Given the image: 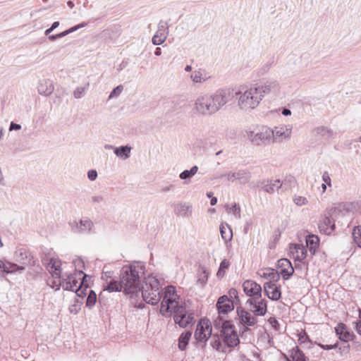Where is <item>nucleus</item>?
<instances>
[{
	"instance_id": "1",
	"label": "nucleus",
	"mask_w": 361,
	"mask_h": 361,
	"mask_svg": "<svg viewBox=\"0 0 361 361\" xmlns=\"http://www.w3.org/2000/svg\"><path fill=\"white\" fill-rule=\"evenodd\" d=\"M178 299L175 288L172 286L166 287L161 303L160 312L165 317L171 316L173 313L175 323L185 328L193 322L194 317L192 314H187L185 309L178 305Z\"/></svg>"
},
{
	"instance_id": "2",
	"label": "nucleus",
	"mask_w": 361,
	"mask_h": 361,
	"mask_svg": "<svg viewBox=\"0 0 361 361\" xmlns=\"http://www.w3.org/2000/svg\"><path fill=\"white\" fill-rule=\"evenodd\" d=\"M141 267L131 265L124 267L121 274V283L123 285V293L132 297L140 291V274Z\"/></svg>"
},
{
	"instance_id": "3",
	"label": "nucleus",
	"mask_w": 361,
	"mask_h": 361,
	"mask_svg": "<svg viewBox=\"0 0 361 361\" xmlns=\"http://www.w3.org/2000/svg\"><path fill=\"white\" fill-rule=\"evenodd\" d=\"M261 100L257 90L250 87L239 97L238 105L242 109H252L259 105Z\"/></svg>"
},
{
	"instance_id": "4",
	"label": "nucleus",
	"mask_w": 361,
	"mask_h": 361,
	"mask_svg": "<svg viewBox=\"0 0 361 361\" xmlns=\"http://www.w3.org/2000/svg\"><path fill=\"white\" fill-rule=\"evenodd\" d=\"M221 335L224 342L228 347H235L240 343L237 332L235 331V327L230 321H226L223 323Z\"/></svg>"
},
{
	"instance_id": "5",
	"label": "nucleus",
	"mask_w": 361,
	"mask_h": 361,
	"mask_svg": "<svg viewBox=\"0 0 361 361\" xmlns=\"http://www.w3.org/2000/svg\"><path fill=\"white\" fill-rule=\"evenodd\" d=\"M212 326L210 320L207 318H202L199 320L194 336L200 342H206L211 336Z\"/></svg>"
},
{
	"instance_id": "6",
	"label": "nucleus",
	"mask_w": 361,
	"mask_h": 361,
	"mask_svg": "<svg viewBox=\"0 0 361 361\" xmlns=\"http://www.w3.org/2000/svg\"><path fill=\"white\" fill-rule=\"evenodd\" d=\"M247 133L250 140L256 145L269 140L273 134L272 130L267 126L261 127L256 132L249 131Z\"/></svg>"
},
{
	"instance_id": "7",
	"label": "nucleus",
	"mask_w": 361,
	"mask_h": 361,
	"mask_svg": "<svg viewBox=\"0 0 361 361\" xmlns=\"http://www.w3.org/2000/svg\"><path fill=\"white\" fill-rule=\"evenodd\" d=\"M195 109L201 114L214 112V106L211 96L205 95L198 97L195 102Z\"/></svg>"
},
{
	"instance_id": "8",
	"label": "nucleus",
	"mask_w": 361,
	"mask_h": 361,
	"mask_svg": "<svg viewBox=\"0 0 361 361\" xmlns=\"http://www.w3.org/2000/svg\"><path fill=\"white\" fill-rule=\"evenodd\" d=\"M251 311L257 316H264L267 310V304L265 299L261 298H250L247 300Z\"/></svg>"
},
{
	"instance_id": "9",
	"label": "nucleus",
	"mask_w": 361,
	"mask_h": 361,
	"mask_svg": "<svg viewBox=\"0 0 361 361\" xmlns=\"http://www.w3.org/2000/svg\"><path fill=\"white\" fill-rule=\"evenodd\" d=\"M243 289L246 295L254 298L262 297V287L252 280H246L243 283Z\"/></svg>"
},
{
	"instance_id": "10",
	"label": "nucleus",
	"mask_w": 361,
	"mask_h": 361,
	"mask_svg": "<svg viewBox=\"0 0 361 361\" xmlns=\"http://www.w3.org/2000/svg\"><path fill=\"white\" fill-rule=\"evenodd\" d=\"M16 259L19 263L25 266H34L35 260L33 256L25 247H19L16 251Z\"/></svg>"
},
{
	"instance_id": "11",
	"label": "nucleus",
	"mask_w": 361,
	"mask_h": 361,
	"mask_svg": "<svg viewBox=\"0 0 361 361\" xmlns=\"http://www.w3.org/2000/svg\"><path fill=\"white\" fill-rule=\"evenodd\" d=\"M265 295L271 300L277 301L281 297V286L274 282H266L263 285Z\"/></svg>"
},
{
	"instance_id": "12",
	"label": "nucleus",
	"mask_w": 361,
	"mask_h": 361,
	"mask_svg": "<svg viewBox=\"0 0 361 361\" xmlns=\"http://www.w3.org/2000/svg\"><path fill=\"white\" fill-rule=\"evenodd\" d=\"M335 331L341 341H353L355 336L354 333L343 323H338L335 327Z\"/></svg>"
},
{
	"instance_id": "13",
	"label": "nucleus",
	"mask_w": 361,
	"mask_h": 361,
	"mask_svg": "<svg viewBox=\"0 0 361 361\" xmlns=\"http://www.w3.org/2000/svg\"><path fill=\"white\" fill-rule=\"evenodd\" d=\"M216 308L220 314H226L234 309L233 301L227 295L221 296L216 302Z\"/></svg>"
},
{
	"instance_id": "14",
	"label": "nucleus",
	"mask_w": 361,
	"mask_h": 361,
	"mask_svg": "<svg viewBox=\"0 0 361 361\" xmlns=\"http://www.w3.org/2000/svg\"><path fill=\"white\" fill-rule=\"evenodd\" d=\"M277 267L279 275L281 274L285 280H287L294 273V269L292 264L287 259L283 258L279 259L278 261Z\"/></svg>"
},
{
	"instance_id": "15",
	"label": "nucleus",
	"mask_w": 361,
	"mask_h": 361,
	"mask_svg": "<svg viewBox=\"0 0 361 361\" xmlns=\"http://www.w3.org/2000/svg\"><path fill=\"white\" fill-rule=\"evenodd\" d=\"M236 312L240 322L243 325L246 326H253L256 324L257 320L250 312L245 310L242 307H238Z\"/></svg>"
},
{
	"instance_id": "16",
	"label": "nucleus",
	"mask_w": 361,
	"mask_h": 361,
	"mask_svg": "<svg viewBox=\"0 0 361 361\" xmlns=\"http://www.w3.org/2000/svg\"><path fill=\"white\" fill-rule=\"evenodd\" d=\"M290 256L298 262L303 261L307 257V250L305 247L299 244H290L289 247Z\"/></svg>"
},
{
	"instance_id": "17",
	"label": "nucleus",
	"mask_w": 361,
	"mask_h": 361,
	"mask_svg": "<svg viewBox=\"0 0 361 361\" xmlns=\"http://www.w3.org/2000/svg\"><path fill=\"white\" fill-rule=\"evenodd\" d=\"M228 95L229 92L226 90H219L211 95L215 111L227 102Z\"/></svg>"
},
{
	"instance_id": "18",
	"label": "nucleus",
	"mask_w": 361,
	"mask_h": 361,
	"mask_svg": "<svg viewBox=\"0 0 361 361\" xmlns=\"http://www.w3.org/2000/svg\"><path fill=\"white\" fill-rule=\"evenodd\" d=\"M142 295L144 300L151 305H157L160 300V290L142 288Z\"/></svg>"
},
{
	"instance_id": "19",
	"label": "nucleus",
	"mask_w": 361,
	"mask_h": 361,
	"mask_svg": "<svg viewBox=\"0 0 361 361\" xmlns=\"http://www.w3.org/2000/svg\"><path fill=\"white\" fill-rule=\"evenodd\" d=\"M61 262L59 259H51L50 262L48 264V270L50 274L52 275L54 278L57 279V281L55 282L56 286H59L61 285L60 276L61 274Z\"/></svg>"
},
{
	"instance_id": "20",
	"label": "nucleus",
	"mask_w": 361,
	"mask_h": 361,
	"mask_svg": "<svg viewBox=\"0 0 361 361\" xmlns=\"http://www.w3.org/2000/svg\"><path fill=\"white\" fill-rule=\"evenodd\" d=\"M79 275V279H77L76 274L69 275L62 283L61 282V285L66 290L75 291L82 282L81 281V274Z\"/></svg>"
},
{
	"instance_id": "21",
	"label": "nucleus",
	"mask_w": 361,
	"mask_h": 361,
	"mask_svg": "<svg viewBox=\"0 0 361 361\" xmlns=\"http://www.w3.org/2000/svg\"><path fill=\"white\" fill-rule=\"evenodd\" d=\"M318 228L321 232L325 234H330L334 231V222L329 216L324 214L319 220Z\"/></svg>"
},
{
	"instance_id": "22",
	"label": "nucleus",
	"mask_w": 361,
	"mask_h": 361,
	"mask_svg": "<svg viewBox=\"0 0 361 361\" xmlns=\"http://www.w3.org/2000/svg\"><path fill=\"white\" fill-rule=\"evenodd\" d=\"M257 275L260 278L269 280V282H276L280 279L279 272L271 268H262L259 269Z\"/></svg>"
},
{
	"instance_id": "23",
	"label": "nucleus",
	"mask_w": 361,
	"mask_h": 361,
	"mask_svg": "<svg viewBox=\"0 0 361 361\" xmlns=\"http://www.w3.org/2000/svg\"><path fill=\"white\" fill-rule=\"evenodd\" d=\"M255 89L257 90L258 94L261 95V99H262L264 94H270L272 92H279L280 88L278 83L271 82L268 85L255 87Z\"/></svg>"
},
{
	"instance_id": "24",
	"label": "nucleus",
	"mask_w": 361,
	"mask_h": 361,
	"mask_svg": "<svg viewBox=\"0 0 361 361\" xmlns=\"http://www.w3.org/2000/svg\"><path fill=\"white\" fill-rule=\"evenodd\" d=\"M272 133L271 136H274L276 138L283 139L290 136L291 129L286 126H283L276 127L275 129L272 130Z\"/></svg>"
},
{
	"instance_id": "25",
	"label": "nucleus",
	"mask_w": 361,
	"mask_h": 361,
	"mask_svg": "<svg viewBox=\"0 0 361 361\" xmlns=\"http://www.w3.org/2000/svg\"><path fill=\"white\" fill-rule=\"evenodd\" d=\"M307 247L309 248L310 252L314 255L319 247V239L317 235H308L306 239Z\"/></svg>"
},
{
	"instance_id": "26",
	"label": "nucleus",
	"mask_w": 361,
	"mask_h": 361,
	"mask_svg": "<svg viewBox=\"0 0 361 361\" xmlns=\"http://www.w3.org/2000/svg\"><path fill=\"white\" fill-rule=\"evenodd\" d=\"M142 288H148L149 289L152 290H160L161 284L156 277L149 276L145 279V285Z\"/></svg>"
},
{
	"instance_id": "27",
	"label": "nucleus",
	"mask_w": 361,
	"mask_h": 361,
	"mask_svg": "<svg viewBox=\"0 0 361 361\" xmlns=\"http://www.w3.org/2000/svg\"><path fill=\"white\" fill-rule=\"evenodd\" d=\"M220 232L222 238L225 241H229L232 239L233 233L230 226L226 224H221L220 226Z\"/></svg>"
},
{
	"instance_id": "28",
	"label": "nucleus",
	"mask_w": 361,
	"mask_h": 361,
	"mask_svg": "<svg viewBox=\"0 0 361 361\" xmlns=\"http://www.w3.org/2000/svg\"><path fill=\"white\" fill-rule=\"evenodd\" d=\"M191 335L192 334L190 331L183 332L180 334L178 339V348L181 350H183L186 348L191 338Z\"/></svg>"
},
{
	"instance_id": "29",
	"label": "nucleus",
	"mask_w": 361,
	"mask_h": 361,
	"mask_svg": "<svg viewBox=\"0 0 361 361\" xmlns=\"http://www.w3.org/2000/svg\"><path fill=\"white\" fill-rule=\"evenodd\" d=\"M18 269L16 264L5 262L0 259V274L4 273H10L16 271Z\"/></svg>"
},
{
	"instance_id": "30",
	"label": "nucleus",
	"mask_w": 361,
	"mask_h": 361,
	"mask_svg": "<svg viewBox=\"0 0 361 361\" xmlns=\"http://www.w3.org/2000/svg\"><path fill=\"white\" fill-rule=\"evenodd\" d=\"M54 90V86L51 82L44 81L38 86V91L40 94L46 95L50 94Z\"/></svg>"
},
{
	"instance_id": "31",
	"label": "nucleus",
	"mask_w": 361,
	"mask_h": 361,
	"mask_svg": "<svg viewBox=\"0 0 361 361\" xmlns=\"http://www.w3.org/2000/svg\"><path fill=\"white\" fill-rule=\"evenodd\" d=\"M123 285H122L121 281L120 282L112 281L106 286L104 290H107L109 292L123 291Z\"/></svg>"
},
{
	"instance_id": "32",
	"label": "nucleus",
	"mask_w": 361,
	"mask_h": 361,
	"mask_svg": "<svg viewBox=\"0 0 361 361\" xmlns=\"http://www.w3.org/2000/svg\"><path fill=\"white\" fill-rule=\"evenodd\" d=\"M290 356L293 361H307L305 355L298 347L293 348L291 350Z\"/></svg>"
},
{
	"instance_id": "33",
	"label": "nucleus",
	"mask_w": 361,
	"mask_h": 361,
	"mask_svg": "<svg viewBox=\"0 0 361 361\" xmlns=\"http://www.w3.org/2000/svg\"><path fill=\"white\" fill-rule=\"evenodd\" d=\"M166 39L164 31L158 30L152 37V42L155 45L161 44Z\"/></svg>"
},
{
	"instance_id": "34",
	"label": "nucleus",
	"mask_w": 361,
	"mask_h": 361,
	"mask_svg": "<svg viewBox=\"0 0 361 361\" xmlns=\"http://www.w3.org/2000/svg\"><path fill=\"white\" fill-rule=\"evenodd\" d=\"M230 266V263L227 259H224L221 264L219 269V271H217V276L219 278H222L224 276L226 270L228 269Z\"/></svg>"
},
{
	"instance_id": "35",
	"label": "nucleus",
	"mask_w": 361,
	"mask_h": 361,
	"mask_svg": "<svg viewBox=\"0 0 361 361\" xmlns=\"http://www.w3.org/2000/svg\"><path fill=\"white\" fill-rule=\"evenodd\" d=\"M130 147L127 146L121 147L120 148H116L115 150V154L121 157L128 158L130 156Z\"/></svg>"
},
{
	"instance_id": "36",
	"label": "nucleus",
	"mask_w": 361,
	"mask_h": 361,
	"mask_svg": "<svg viewBox=\"0 0 361 361\" xmlns=\"http://www.w3.org/2000/svg\"><path fill=\"white\" fill-rule=\"evenodd\" d=\"M192 80L195 82H201L204 81L207 78V75L202 71H195L191 75Z\"/></svg>"
},
{
	"instance_id": "37",
	"label": "nucleus",
	"mask_w": 361,
	"mask_h": 361,
	"mask_svg": "<svg viewBox=\"0 0 361 361\" xmlns=\"http://www.w3.org/2000/svg\"><path fill=\"white\" fill-rule=\"evenodd\" d=\"M353 236L355 243L361 247V226H357L353 228Z\"/></svg>"
},
{
	"instance_id": "38",
	"label": "nucleus",
	"mask_w": 361,
	"mask_h": 361,
	"mask_svg": "<svg viewBox=\"0 0 361 361\" xmlns=\"http://www.w3.org/2000/svg\"><path fill=\"white\" fill-rule=\"evenodd\" d=\"M97 301V295L96 293L92 290H89L88 296L87 298L86 305L87 307H92L95 305V302Z\"/></svg>"
},
{
	"instance_id": "39",
	"label": "nucleus",
	"mask_w": 361,
	"mask_h": 361,
	"mask_svg": "<svg viewBox=\"0 0 361 361\" xmlns=\"http://www.w3.org/2000/svg\"><path fill=\"white\" fill-rule=\"evenodd\" d=\"M197 170H198L197 166H194L191 168L190 170H185V171H183L180 174V178L181 179H186L188 178H190L192 176L195 175L197 173Z\"/></svg>"
},
{
	"instance_id": "40",
	"label": "nucleus",
	"mask_w": 361,
	"mask_h": 361,
	"mask_svg": "<svg viewBox=\"0 0 361 361\" xmlns=\"http://www.w3.org/2000/svg\"><path fill=\"white\" fill-rule=\"evenodd\" d=\"M88 286L84 285V282L82 281L78 288L75 290L76 295L78 297L84 298L87 294Z\"/></svg>"
},
{
	"instance_id": "41",
	"label": "nucleus",
	"mask_w": 361,
	"mask_h": 361,
	"mask_svg": "<svg viewBox=\"0 0 361 361\" xmlns=\"http://www.w3.org/2000/svg\"><path fill=\"white\" fill-rule=\"evenodd\" d=\"M294 203L298 206L306 205L308 203V200L305 197L300 195H295L293 197Z\"/></svg>"
},
{
	"instance_id": "42",
	"label": "nucleus",
	"mask_w": 361,
	"mask_h": 361,
	"mask_svg": "<svg viewBox=\"0 0 361 361\" xmlns=\"http://www.w3.org/2000/svg\"><path fill=\"white\" fill-rule=\"evenodd\" d=\"M75 30H76V27H74V28H72L71 30H66L65 32H61L60 34H58V35H51V36H49V39L51 40H52V41L55 40L57 38L62 37L66 35L67 34L70 33L71 32H72V31H73Z\"/></svg>"
},
{
	"instance_id": "43",
	"label": "nucleus",
	"mask_w": 361,
	"mask_h": 361,
	"mask_svg": "<svg viewBox=\"0 0 361 361\" xmlns=\"http://www.w3.org/2000/svg\"><path fill=\"white\" fill-rule=\"evenodd\" d=\"M123 90V87L122 85H118L116 88L114 89V90L111 92L109 95V98H112L115 96L119 95Z\"/></svg>"
},
{
	"instance_id": "44",
	"label": "nucleus",
	"mask_w": 361,
	"mask_h": 361,
	"mask_svg": "<svg viewBox=\"0 0 361 361\" xmlns=\"http://www.w3.org/2000/svg\"><path fill=\"white\" fill-rule=\"evenodd\" d=\"M269 324L276 330L279 329V323L275 317H270L268 319Z\"/></svg>"
},
{
	"instance_id": "45",
	"label": "nucleus",
	"mask_w": 361,
	"mask_h": 361,
	"mask_svg": "<svg viewBox=\"0 0 361 361\" xmlns=\"http://www.w3.org/2000/svg\"><path fill=\"white\" fill-rule=\"evenodd\" d=\"M283 184L286 185V184H289L290 186H291L292 185H295L296 184V180L295 178V177L292 176H288L286 177L284 181H283Z\"/></svg>"
},
{
	"instance_id": "46",
	"label": "nucleus",
	"mask_w": 361,
	"mask_h": 361,
	"mask_svg": "<svg viewBox=\"0 0 361 361\" xmlns=\"http://www.w3.org/2000/svg\"><path fill=\"white\" fill-rule=\"evenodd\" d=\"M308 338L307 334L305 330H301L298 334V341L301 343H305Z\"/></svg>"
},
{
	"instance_id": "47",
	"label": "nucleus",
	"mask_w": 361,
	"mask_h": 361,
	"mask_svg": "<svg viewBox=\"0 0 361 361\" xmlns=\"http://www.w3.org/2000/svg\"><path fill=\"white\" fill-rule=\"evenodd\" d=\"M229 212H233L236 216H240V209L239 205L235 204L231 208H229Z\"/></svg>"
},
{
	"instance_id": "48",
	"label": "nucleus",
	"mask_w": 361,
	"mask_h": 361,
	"mask_svg": "<svg viewBox=\"0 0 361 361\" xmlns=\"http://www.w3.org/2000/svg\"><path fill=\"white\" fill-rule=\"evenodd\" d=\"M323 180L328 185H331V178L327 172H324L322 176Z\"/></svg>"
},
{
	"instance_id": "49",
	"label": "nucleus",
	"mask_w": 361,
	"mask_h": 361,
	"mask_svg": "<svg viewBox=\"0 0 361 361\" xmlns=\"http://www.w3.org/2000/svg\"><path fill=\"white\" fill-rule=\"evenodd\" d=\"M87 176L91 180H94L97 176V173L95 170H91L88 171Z\"/></svg>"
},
{
	"instance_id": "50",
	"label": "nucleus",
	"mask_w": 361,
	"mask_h": 361,
	"mask_svg": "<svg viewBox=\"0 0 361 361\" xmlns=\"http://www.w3.org/2000/svg\"><path fill=\"white\" fill-rule=\"evenodd\" d=\"M264 188V190L269 193H272L275 190V188L274 186H272V185L271 183L265 185Z\"/></svg>"
},
{
	"instance_id": "51",
	"label": "nucleus",
	"mask_w": 361,
	"mask_h": 361,
	"mask_svg": "<svg viewBox=\"0 0 361 361\" xmlns=\"http://www.w3.org/2000/svg\"><path fill=\"white\" fill-rule=\"evenodd\" d=\"M231 298H238V291L235 288H231L228 291Z\"/></svg>"
},
{
	"instance_id": "52",
	"label": "nucleus",
	"mask_w": 361,
	"mask_h": 361,
	"mask_svg": "<svg viewBox=\"0 0 361 361\" xmlns=\"http://www.w3.org/2000/svg\"><path fill=\"white\" fill-rule=\"evenodd\" d=\"M59 22H54V23H53L52 26H51L50 28H49V29H47V30H46V32H46V34H47V35L49 34V33H50L53 30H54L55 28H56V27L59 26Z\"/></svg>"
},
{
	"instance_id": "53",
	"label": "nucleus",
	"mask_w": 361,
	"mask_h": 361,
	"mask_svg": "<svg viewBox=\"0 0 361 361\" xmlns=\"http://www.w3.org/2000/svg\"><path fill=\"white\" fill-rule=\"evenodd\" d=\"M320 346L325 350H330L336 348L337 346V344L335 343L334 345H320Z\"/></svg>"
},
{
	"instance_id": "54",
	"label": "nucleus",
	"mask_w": 361,
	"mask_h": 361,
	"mask_svg": "<svg viewBox=\"0 0 361 361\" xmlns=\"http://www.w3.org/2000/svg\"><path fill=\"white\" fill-rule=\"evenodd\" d=\"M272 185V186H274L275 188H279L281 185H282V183H281V181L280 180H275L274 181V183H271Z\"/></svg>"
},
{
	"instance_id": "55",
	"label": "nucleus",
	"mask_w": 361,
	"mask_h": 361,
	"mask_svg": "<svg viewBox=\"0 0 361 361\" xmlns=\"http://www.w3.org/2000/svg\"><path fill=\"white\" fill-rule=\"evenodd\" d=\"M20 128L21 127H20V125L11 123V126H10V130H20Z\"/></svg>"
},
{
	"instance_id": "56",
	"label": "nucleus",
	"mask_w": 361,
	"mask_h": 361,
	"mask_svg": "<svg viewBox=\"0 0 361 361\" xmlns=\"http://www.w3.org/2000/svg\"><path fill=\"white\" fill-rule=\"evenodd\" d=\"M282 114L285 116H288L290 114V111L289 109H283Z\"/></svg>"
},
{
	"instance_id": "57",
	"label": "nucleus",
	"mask_w": 361,
	"mask_h": 361,
	"mask_svg": "<svg viewBox=\"0 0 361 361\" xmlns=\"http://www.w3.org/2000/svg\"><path fill=\"white\" fill-rule=\"evenodd\" d=\"M216 202H217V199H216V197H212V198L211 199V204H212V205H215V204H216Z\"/></svg>"
},
{
	"instance_id": "58",
	"label": "nucleus",
	"mask_w": 361,
	"mask_h": 361,
	"mask_svg": "<svg viewBox=\"0 0 361 361\" xmlns=\"http://www.w3.org/2000/svg\"><path fill=\"white\" fill-rule=\"evenodd\" d=\"M155 54L156 55H160L161 54V49L160 48H157V49L155 51Z\"/></svg>"
},
{
	"instance_id": "59",
	"label": "nucleus",
	"mask_w": 361,
	"mask_h": 361,
	"mask_svg": "<svg viewBox=\"0 0 361 361\" xmlns=\"http://www.w3.org/2000/svg\"><path fill=\"white\" fill-rule=\"evenodd\" d=\"M326 185H327V184H326V183H325L322 184V189H323V192H324V191L326 190Z\"/></svg>"
},
{
	"instance_id": "60",
	"label": "nucleus",
	"mask_w": 361,
	"mask_h": 361,
	"mask_svg": "<svg viewBox=\"0 0 361 361\" xmlns=\"http://www.w3.org/2000/svg\"><path fill=\"white\" fill-rule=\"evenodd\" d=\"M185 70L186 71H191V66H187L185 68Z\"/></svg>"
},
{
	"instance_id": "61",
	"label": "nucleus",
	"mask_w": 361,
	"mask_h": 361,
	"mask_svg": "<svg viewBox=\"0 0 361 361\" xmlns=\"http://www.w3.org/2000/svg\"><path fill=\"white\" fill-rule=\"evenodd\" d=\"M68 4L71 6V7H73V4L72 1H68Z\"/></svg>"
},
{
	"instance_id": "62",
	"label": "nucleus",
	"mask_w": 361,
	"mask_h": 361,
	"mask_svg": "<svg viewBox=\"0 0 361 361\" xmlns=\"http://www.w3.org/2000/svg\"><path fill=\"white\" fill-rule=\"evenodd\" d=\"M215 345H216V349L219 350V345H220L219 342H218V343H215Z\"/></svg>"
},
{
	"instance_id": "63",
	"label": "nucleus",
	"mask_w": 361,
	"mask_h": 361,
	"mask_svg": "<svg viewBox=\"0 0 361 361\" xmlns=\"http://www.w3.org/2000/svg\"><path fill=\"white\" fill-rule=\"evenodd\" d=\"M74 94H75V97H77V98H78V97H80V94H78V93H77L76 92H75V93H74Z\"/></svg>"
},
{
	"instance_id": "64",
	"label": "nucleus",
	"mask_w": 361,
	"mask_h": 361,
	"mask_svg": "<svg viewBox=\"0 0 361 361\" xmlns=\"http://www.w3.org/2000/svg\"><path fill=\"white\" fill-rule=\"evenodd\" d=\"M207 196H208L209 197H212V193H211V192H210V193H208V194H207Z\"/></svg>"
}]
</instances>
